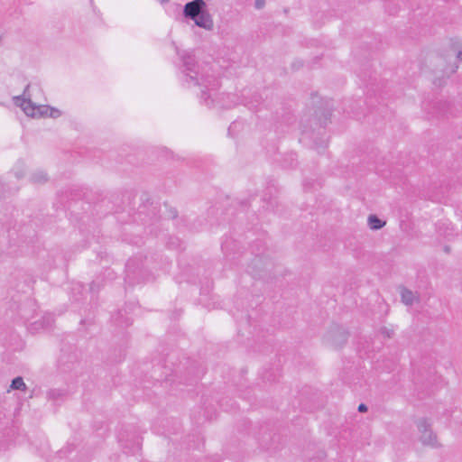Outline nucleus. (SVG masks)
Segmentation results:
<instances>
[{"instance_id":"1","label":"nucleus","mask_w":462,"mask_h":462,"mask_svg":"<svg viewBox=\"0 0 462 462\" xmlns=\"http://www.w3.org/2000/svg\"><path fill=\"white\" fill-rule=\"evenodd\" d=\"M181 58L183 60V66L186 71H188L186 74V80L190 79L195 82V85L201 88V102L209 107H231V104L224 101V94L221 95V97H218L217 91L219 87V81L217 78L208 73L199 74L195 70L197 64L193 55L186 53L182 55ZM226 97H229V95H226Z\"/></svg>"},{"instance_id":"2","label":"nucleus","mask_w":462,"mask_h":462,"mask_svg":"<svg viewBox=\"0 0 462 462\" xmlns=\"http://www.w3.org/2000/svg\"><path fill=\"white\" fill-rule=\"evenodd\" d=\"M183 14L194 21L195 24L206 30H212L214 23L211 15L206 9L204 0H193L185 5Z\"/></svg>"},{"instance_id":"3","label":"nucleus","mask_w":462,"mask_h":462,"mask_svg":"<svg viewBox=\"0 0 462 462\" xmlns=\"http://www.w3.org/2000/svg\"><path fill=\"white\" fill-rule=\"evenodd\" d=\"M30 84H28L22 96L14 97L15 105L19 106L23 112L29 116H45L49 113V116L57 118L60 116V111L49 107L47 106H36L31 100V95L29 94Z\"/></svg>"},{"instance_id":"4","label":"nucleus","mask_w":462,"mask_h":462,"mask_svg":"<svg viewBox=\"0 0 462 462\" xmlns=\"http://www.w3.org/2000/svg\"><path fill=\"white\" fill-rule=\"evenodd\" d=\"M417 427L420 433V440L422 444L436 447L437 438L430 430V425L428 420L426 419H420L417 423Z\"/></svg>"},{"instance_id":"5","label":"nucleus","mask_w":462,"mask_h":462,"mask_svg":"<svg viewBox=\"0 0 462 462\" xmlns=\"http://www.w3.org/2000/svg\"><path fill=\"white\" fill-rule=\"evenodd\" d=\"M400 293L402 301L407 306H411L418 300L416 295L407 288H401Z\"/></svg>"},{"instance_id":"6","label":"nucleus","mask_w":462,"mask_h":462,"mask_svg":"<svg viewBox=\"0 0 462 462\" xmlns=\"http://www.w3.org/2000/svg\"><path fill=\"white\" fill-rule=\"evenodd\" d=\"M385 222L382 221L375 215H370L368 217V225L371 229L378 230L384 226Z\"/></svg>"},{"instance_id":"7","label":"nucleus","mask_w":462,"mask_h":462,"mask_svg":"<svg viewBox=\"0 0 462 462\" xmlns=\"http://www.w3.org/2000/svg\"><path fill=\"white\" fill-rule=\"evenodd\" d=\"M47 174L42 171L34 172L31 177V180L33 183H44L47 181Z\"/></svg>"},{"instance_id":"8","label":"nucleus","mask_w":462,"mask_h":462,"mask_svg":"<svg viewBox=\"0 0 462 462\" xmlns=\"http://www.w3.org/2000/svg\"><path fill=\"white\" fill-rule=\"evenodd\" d=\"M10 388L13 390L25 391L26 384L24 383L23 379L21 376H18L12 381Z\"/></svg>"},{"instance_id":"9","label":"nucleus","mask_w":462,"mask_h":462,"mask_svg":"<svg viewBox=\"0 0 462 462\" xmlns=\"http://www.w3.org/2000/svg\"><path fill=\"white\" fill-rule=\"evenodd\" d=\"M63 395V393L60 390H51L48 393V396L53 400H56Z\"/></svg>"},{"instance_id":"10","label":"nucleus","mask_w":462,"mask_h":462,"mask_svg":"<svg viewBox=\"0 0 462 462\" xmlns=\"http://www.w3.org/2000/svg\"><path fill=\"white\" fill-rule=\"evenodd\" d=\"M265 1L264 0H255V7L257 9H261L264 6Z\"/></svg>"},{"instance_id":"11","label":"nucleus","mask_w":462,"mask_h":462,"mask_svg":"<svg viewBox=\"0 0 462 462\" xmlns=\"http://www.w3.org/2000/svg\"><path fill=\"white\" fill-rule=\"evenodd\" d=\"M367 411V407L365 404H364V403L359 404L358 411L363 412V411Z\"/></svg>"},{"instance_id":"12","label":"nucleus","mask_w":462,"mask_h":462,"mask_svg":"<svg viewBox=\"0 0 462 462\" xmlns=\"http://www.w3.org/2000/svg\"><path fill=\"white\" fill-rule=\"evenodd\" d=\"M47 319V324L45 325V327H50L51 325V322H52V318L51 316H48L47 318H45Z\"/></svg>"},{"instance_id":"13","label":"nucleus","mask_w":462,"mask_h":462,"mask_svg":"<svg viewBox=\"0 0 462 462\" xmlns=\"http://www.w3.org/2000/svg\"><path fill=\"white\" fill-rule=\"evenodd\" d=\"M457 58L458 60H462V51H457Z\"/></svg>"},{"instance_id":"14","label":"nucleus","mask_w":462,"mask_h":462,"mask_svg":"<svg viewBox=\"0 0 462 462\" xmlns=\"http://www.w3.org/2000/svg\"><path fill=\"white\" fill-rule=\"evenodd\" d=\"M235 125H236V124H235V123H233V124L228 127V132H229V133H230V131H231V129H232V127H233V126H235Z\"/></svg>"},{"instance_id":"15","label":"nucleus","mask_w":462,"mask_h":462,"mask_svg":"<svg viewBox=\"0 0 462 462\" xmlns=\"http://www.w3.org/2000/svg\"><path fill=\"white\" fill-rule=\"evenodd\" d=\"M162 4L169 2V0H159Z\"/></svg>"},{"instance_id":"16","label":"nucleus","mask_w":462,"mask_h":462,"mask_svg":"<svg viewBox=\"0 0 462 462\" xmlns=\"http://www.w3.org/2000/svg\"><path fill=\"white\" fill-rule=\"evenodd\" d=\"M16 176H17V178H21V177H23V174H18L17 173Z\"/></svg>"}]
</instances>
